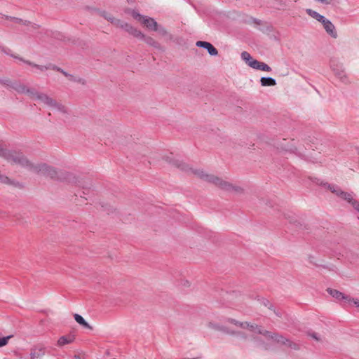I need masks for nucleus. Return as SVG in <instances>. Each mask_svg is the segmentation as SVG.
<instances>
[{"label":"nucleus","instance_id":"1","mask_svg":"<svg viewBox=\"0 0 359 359\" xmlns=\"http://www.w3.org/2000/svg\"><path fill=\"white\" fill-rule=\"evenodd\" d=\"M162 160L180 169L188 175H193L204 182L212 184L223 191L235 195H240L243 193V189L242 187L233 184L206 170L192 167L182 159L175 158L172 154L162 156Z\"/></svg>","mask_w":359,"mask_h":359},{"label":"nucleus","instance_id":"2","mask_svg":"<svg viewBox=\"0 0 359 359\" xmlns=\"http://www.w3.org/2000/svg\"><path fill=\"white\" fill-rule=\"evenodd\" d=\"M228 322L242 330H246L252 334H259V337H253L255 345L264 349H270L276 344H287L289 341L283 336L265 330L263 327L248 321H238L233 318H229Z\"/></svg>","mask_w":359,"mask_h":359},{"label":"nucleus","instance_id":"3","mask_svg":"<svg viewBox=\"0 0 359 359\" xmlns=\"http://www.w3.org/2000/svg\"><path fill=\"white\" fill-rule=\"evenodd\" d=\"M14 57L16 58V60H19L20 62H22L25 64H27V65L32 67L34 69V70H33L34 73L38 74L40 72H43L48 69L56 70V71H58V72H60L61 73H62L67 78V79L69 81H70L72 82L80 83V84H81L82 86H85V87H88V88L89 87V86L87 85V81L85 79L79 78V77H76L72 74H69L67 72H65L64 70L61 69L60 68L55 66L54 65H52L51 63H48L45 65H37L34 62H32L29 60H25L22 57H19V56H14Z\"/></svg>","mask_w":359,"mask_h":359},{"label":"nucleus","instance_id":"4","mask_svg":"<svg viewBox=\"0 0 359 359\" xmlns=\"http://www.w3.org/2000/svg\"><path fill=\"white\" fill-rule=\"evenodd\" d=\"M27 93H29V95L33 99L50 107L53 110L62 113H65L67 111L66 107L64 105L48 97L46 94L42 93L40 91H27Z\"/></svg>","mask_w":359,"mask_h":359},{"label":"nucleus","instance_id":"5","mask_svg":"<svg viewBox=\"0 0 359 359\" xmlns=\"http://www.w3.org/2000/svg\"><path fill=\"white\" fill-rule=\"evenodd\" d=\"M26 161L27 162L25 163H20L19 165L32 171L41 173L50 178L56 177L57 175V170L51 166H49L44 163L34 164L33 163L29 161L27 158Z\"/></svg>","mask_w":359,"mask_h":359},{"label":"nucleus","instance_id":"6","mask_svg":"<svg viewBox=\"0 0 359 359\" xmlns=\"http://www.w3.org/2000/svg\"><path fill=\"white\" fill-rule=\"evenodd\" d=\"M0 156L6 158L9 162L15 164L25 163L26 157L20 152L12 151L0 148Z\"/></svg>","mask_w":359,"mask_h":359},{"label":"nucleus","instance_id":"7","mask_svg":"<svg viewBox=\"0 0 359 359\" xmlns=\"http://www.w3.org/2000/svg\"><path fill=\"white\" fill-rule=\"evenodd\" d=\"M131 15L135 20L144 25L149 30L154 31L158 25L157 22L154 18L142 15L136 11H133Z\"/></svg>","mask_w":359,"mask_h":359},{"label":"nucleus","instance_id":"8","mask_svg":"<svg viewBox=\"0 0 359 359\" xmlns=\"http://www.w3.org/2000/svg\"><path fill=\"white\" fill-rule=\"evenodd\" d=\"M330 66L335 76L344 81V79L346 78V74L343 64L335 59H332L330 62Z\"/></svg>","mask_w":359,"mask_h":359},{"label":"nucleus","instance_id":"9","mask_svg":"<svg viewBox=\"0 0 359 359\" xmlns=\"http://www.w3.org/2000/svg\"><path fill=\"white\" fill-rule=\"evenodd\" d=\"M0 84L2 87L12 88L13 90H27L25 86L21 85L15 80H11L7 78L0 79Z\"/></svg>","mask_w":359,"mask_h":359},{"label":"nucleus","instance_id":"10","mask_svg":"<svg viewBox=\"0 0 359 359\" xmlns=\"http://www.w3.org/2000/svg\"><path fill=\"white\" fill-rule=\"evenodd\" d=\"M326 33L332 38L337 39L338 37L337 31L334 24L327 18L321 23Z\"/></svg>","mask_w":359,"mask_h":359},{"label":"nucleus","instance_id":"11","mask_svg":"<svg viewBox=\"0 0 359 359\" xmlns=\"http://www.w3.org/2000/svg\"><path fill=\"white\" fill-rule=\"evenodd\" d=\"M196 46L203 48L207 50L208 53L212 56H216L218 54V50L210 43L207 41H198L196 43Z\"/></svg>","mask_w":359,"mask_h":359},{"label":"nucleus","instance_id":"12","mask_svg":"<svg viewBox=\"0 0 359 359\" xmlns=\"http://www.w3.org/2000/svg\"><path fill=\"white\" fill-rule=\"evenodd\" d=\"M327 292L334 299L338 301H344L347 303L349 296L334 289H327Z\"/></svg>","mask_w":359,"mask_h":359},{"label":"nucleus","instance_id":"13","mask_svg":"<svg viewBox=\"0 0 359 359\" xmlns=\"http://www.w3.org/2000/svg\"><path fill=\"white\" fill-rule=\"evenodd\" d=\"M250 67L258 70L270 72L271 71V68L266 63L259 62L258 60L252 61L250 64Z\"/></svg>","mask_w":359,"mask_h":359},{"label":"nucleus","instance_id":"14","mask_svg":"<svg viewBox=\"0 0 359 359\" xmlns=\"http://www.w3.org/2000/svg\"><path fill=\"white\" fill-rule=\"evenodd\" d=\"M46 349L42 346H36L31 352V359H41L45 355Z\"/></svg>","mask_w":359,"mask_h":359},{"label":"nucleus","instance_id":"15","mask_svg":"<svg viewBox=\"0 0 359 359\" xmlns=\"http://www.w3.org/2000/svg\"><path fill=\"white\" fill-rule=\"evenodd\" d=\"M306 13L313 19L316 20L320 23H323L326 20V18L320 13H318L317 11H313L311 8H308L306 10Z\"/></svg>","mask_w":359,"mask_h":359},{"label":"nucleus","instance_id":"16","mask_svg":"<svg viewBox=\"0 0 359 359\" xmlns=\"http://www.w3.org/2000/svg\"><path fill=\"white\" fill-rule=\"evenodd\" d=\"M74 340V337L73 336H62L57 340V345L58 346H62L65 344H71Z\"/></svg>","mask_w":359,"mask_h":359},{"label":"nucleus","instance_id":"17","mask_svg":"<svg viewBox=\"0 0 359 359\" xmlns=\"http://www.w3.org/2000/svg\"><path fill=\"white\" fill-rule=\"evenodd\" d=\"M326 188L329 189L332 193L334 194L339 198L341 197L342 193L344 191L339 187L335 184H327Z\"/></svg>","mask_w":359,"mask_h":359},{"label":"nucleus","instance_id":"18","mask_svg":"<svg viewBox=\"0 0 359 359\" xmlns=\"http://www.w3.org/2000/svg\"><path fill=\"white\" fill-rule=\"evenodd\" d=\"M154 31L157 32L162 36L167 37L169 39L172 38V36L168 32L166 29L161 25L158 24Z\"/></svg>","mask_w":359,"mask_h":359},{"label":"nucleus","instance_id":"19","mask_svg":"<svg viewBox=\"0 0 359 359\" xmlns=\"http://www.w3.org/2000/svg\"><path fill=\"white\" fill-rule=\"evenodd\" d=\"M260 82L262 86H273L276 84V81L271 77H262Z\"/></svg>","mask_w":359,"mask_h":359},{"label":"nucleus","instance_id":"20","mask_svg":"<svg viewBox=\"0 0 359 359\" xmlns=\"http://www.w3.org/2000/svg\"><path fill=\"white\" fill-rule=\"evenodd\" d=\"M75 320L77 323L79 325L83 326L86 328H88L89 330H92L93 327L90 326L85 320L84 318L80 316L79 314H74V316Z\"/></svg>","mask_w":359,"mask_h":359},{"label":"nucleus","instance_id":"21","mask_svg":"<svg viewBox=\"0 0 359 359\" xmlns=\"http://www.w3.org/2000/svg\"><path fill=\"white\" fill-rule=\"evenodd\" d=\"M142 40L144 41L145 43H147L148 45H149L151 46H153L155 48L159 47V43L154 39H153L151 36H147L146 35H144V37L142 38Z\"/></svg>","mask_w":359,"mask_h":359},{"label":"nucleus","instance_id":"22","mask_svg":"<svg viewBox=\"0 0 359 359\" xmlns=\"http://www.w3.org/2000/svg\"><path fill=\"white\" fill-rule=\"evenodd\" d=\"M241 58L243 60H244L249 66L252 61H255L250 53H248L246 51H243L241 53Z\"/></svg>","mask_w":359,"mask_h":359},{"label":"nucleus","instance_id":"23","mask_svg":"<svg viewBox=\"0 0 359 359\" xmlns=\"http://www.w3.org/2000/svg\"><path fill=\"white\" fill-rule=\"evenodd\" d=\"M117 25H119L121 28L124 29L128 33H130L132 29L134 28L131 25L125 22H121L120 20H118Z\"/></svg>","mask_w":359,"mask_h":359},{"label":"nucleus","instance_id":"24","mask_svg":"<svg viewBox=\"0 0 359 359\" xmlns=\"http://www.w3.org/2000/svg\"><path fill=\"white\" fill-rule=\"evenodd\" d=\"M117 25H119L121 28L124 29L128 33H130L132 29L134 28L131 25L125 22H121L120 20H118Z\"/></svg>","mask_w":359,"mask_h":359},{"label":"nucleus","instance_id":"25","mask_svg":"<svg viewBox=\"0 0 359 359\" xmlns=\"http://www.w3.org/2000/svg\"><path fill=\"white\" fill-rule=\"evenodd\" d=\"M340 198L346 201L348 203H351L354 199L352 194L346 191H344L342 193Z\"/></svg>","mask_w":359,"mask_h":359},{"label":"nucleus","instance_id":"26","mask_svg":"<svg viewBox=\"0 0 359 359\" xmlns=\"http://www.w3.org/2000/svg\"><path fill=\"white\" fill-rule=\"evenodd\" d=\"M130 34L133 35L134 36H135L136 38L142 40V38L144 37V34L139 29H137L136 28H133V29H132L131 32L130 33Z\"/></svg>","mask_w":359,"mask_h":359},{"label":"nucleus","instance_id":"27","mask_svg":"<svg viewBox=\"0 0 359 359\" xmlns=\"http://www.w3.org/2000/svg\"><path fill=\"white\" fill-rule=\"evenodd\" d=\"M347 304L349 306H355L356 308L358 309L359 311V299L357 298H352L351 297H348V299L347 301Z\"/></svg>","mask_w":359,"mask_h":359},{"label":"nucleus","instance_id":"28","mask_svg":"<svg viewBox=\"0 0 359 359\" xmlns=\"http://www.w3.org/2000/svg\"><path fill=\"white\" fill-rule=\"evenodd\" d=\"M102 16L107 19L108 21H110L111 23H116L117 24L118 20H116L111 14L103 12Z\"/></svg>","mask_w":359,"mask_h":359},{"label":"nucleus","instance_id":"29","mask_svg":"<svg viewBox=\"0 0 359 359\" xmlns=\"http://www.w3.org/2000/svg\"><path fill=\"white\" fill-rule=\"evenodd\" d=\"M226 333H228L229 334H232V335H236L245 340L248 339V336L246 334H245L244 333H243L242 332L226 331Z\"/></svg>","mask_w":359,"mask_h":359},{"label":"nucleus","instance_id":"30","mask_svg":"<svg viewBox=\"0 0 359 359\" xmlns=\"http://www.w3.org/2000/svg\"><path fill=\"white\" fill-rule=\"evenodd\" d=\"M10 338L11 336L0 338V347L6 346L8 344Z\"/></svg>","mask_w":359,"mask_h":359},{"label":"nucleus","instance_id":"31","mask_svg":"<svg viewBox=\"0 0 359 359\" xmlns=\"http://www.w3.org/2000/svg\"><path fill=\"white\" fill-rule=\"evenodd\" d=\"M0 182L4 184H9L11 182L8 177L4 176L0 173Z\"/></svg>","mask_w":359,"mask_h":359},{"label":"nucleus","instance_id":"32","mask_svg":"<svg viewBox=\"0 0 359 359\" xmlns=\"http://www.w3.org/2000/svg\"><path fill=\"white\" fill-rule=\"evenodd\" d=\"M350 204L357 212H359V202L358 201L353 199V201Z\"/></svg>","mask_w":359,"mask_h":359},{"label":"nucleus","instance_id":"33","mask_svg":"<svg viewBox=\"0 0 359 359\" xmlns=\"http://www.w3.org/2000/svg\"><path fill=\"white\" fill-rule=\"evenodd\" d=\"M210 327H211L212 328H213L216 330L225 332V328L223 326H220L219 325L210 324Z\"/></svg>","mask_w":359,"mask_h":359},{"label":"nucleus","instance_id":"34","mask_svg":"<svg viewBox=\"0 0 359 359\" xmlns=\"http://www.w3.org/2000/svg\"><path fill=\"white\" fill-rule=\"evenodd\" d=\"M2 50L7 55H10L11 57H13V56H15V55H13V54H11V50L9 49H6V48H2ZM15 59H16L15 57H14Z\"/></svg>","mask_w":359,"mask_h":359},{"label":"nucleus","instance_id":"35","mask_svg":"<svg viewBox=\"0 0 359 359\" xmlns=\"http://www.w3.org/2000/svg\"><path fill=\"white\" fill-rule=\"evenodd\" d=\"M9 18H11V20H13L16 21L17 22H22V20L19 19V18H12V17H9Z\"/></svg>","mask_w":359,"mask_h":359},{"label":"nucleus","instance_id":"36","mask_svg":"<svg viewBox=\"0 0 359 359\" xmlns=\"http://www.w3.org/2000/svg\"><path fill=\"white\" fill-rule=\"evenodd\" d=\"M312 337L316 339L317 341H319L320 339L319 337H317V335L316 334H313L312 335Z\"/></svg>","mask_w":359,"mask_h":359},{"label":"nucleus","instance_id":"37","mask_svg":"<svg viewBox=\"0 0 359 359\" xmlns=\"http://www.w3.org/2000/svg\"><path fill=\"white\" fill-rule=\"evenodd\" d=\"M318 1L320 2V3H325L327 0H317Z\"/></svg>","mask_w":359,"mask_h":359},{"label":"nucleus","instance_id":"38","mask_svg":"<svg viewBox=\"0 0 359 359\" xmlns=\"http://www.w3.org/2000/svg\"><path fill=\"white\" fill-rule=\"evenodd\" d=\"M127 1H128V2H132V1H133V0H127Z\"/></svg>","mask_w":359,"mask_h":359}]
</instances>
